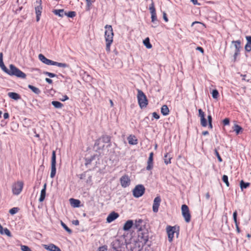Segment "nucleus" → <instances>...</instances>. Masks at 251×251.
Listing matches in <instances>:
<instances>
[{
	"instance_id": "obj_1",
	"label": "nucleus",
	"mask_w": 251,
	"mask_h": 251,
	"mask_svg": "<svg viewBox=\"0 0 251 251\" xmlns=\"http://www.w3.org/2000/svg\"><path fill=\"white\" fill-rule=\"evenodd\" d=\"M0 67L4 72L10 76H16L23 79L26 78V74L14 65L10 64L9 65L10 70L6 67L3 61V53L2 52H0Z\"/></svg>"
},
{
	"instance_id": "obj_2",
	"label": "nucleus",
	"mask_w": 251,
	"mask_h": 251,
	"mask_svg": "<svg viewBox=\"0 0 251 251\" xmlns=\"http://www.w3.org/2000/svg\"><path fill=\"white\" fill-rule=\"evenodd\" d=\"M137 100L141 108H146L148 104V100L143 92L138 89L137 93Z\"/></svg>"
},
{
	"instance_id": "obj_3",
	"label": "nucleus",
	"mask_w": 251,
	"mask_h": 251,
	"mask_svg": "<svg viewBox=\"0 0 251 251\" xmlns=\"http://www.w3.org/2000/svg\"><path fill=\"white\" fill-rule=\"evenodd\" d=\"M179 227L176 226H168L166 227V231L167 233L168 240L171 243L173 241L175 233L176 234L177 237L179 234Z\"/></svg>"
},
{
	"instance_id": "obj_4",
	"label": "nucleus",
	"mask_w": 251,
	"mask_h": 251,
	"mask_svg": "<svg viewBox=\"0 0 251 251\" xmlns=\"http://www.w3.org/2000/svg\"><path fill=\"white\" fill-rule=\"evenodd\" d=\"M105 31L104 37L106 42H113V31L111 25H106L105 27Z\"/></svg>"
},
{
	"instance_id": "obj_5",
	"label": "nucleus",
	"mask_w": 251,
	"mask_h": 251,
	"mask_svg": "<svg viewBox=\"0 0 251 251\" xmlns=\"http://www.w3.org/2000/svg\"><path fill=\"white\" fill-rule=\"evenodd\" d=\"M145 191L144 186L142 184H138L133 190V195L135 198H139L143 195Z\"/></svg>"
},
{
	"instance_id": "obj_6",
	"label": "nucleus",
	"mask_w": 251,
	"mask_h": 251,
	"mask_svg": "<svg viewBox=\"0 0 251 251\" xmlns=\"http://www.w3.org/2000/svg\"><path fill=\"white\" fill-rule=\"evenodd\" d=\"M36 6L35 7V11L36 14V21L39 22L43 10L42 1V0H36Z\"/></svg>"
},
{
	"instance_id": "obj_7",
	"label": "nucleus",
	"mask_w": 251,
	"mask_h": 251,
	"mask_svg": "<svg viewBox=\"0 0 251 251\" xmlns=\"http://www.w3.org/2000/svg\"><path fill=\"white\" fill-rule=\"evenodd\" d=\"M182 215L186 223H189L191 221V216L188 206L186 204L181 206Z\"/></svg>"
},
{
	"instance_id": "obj_8",
	"label": "nucleus",
	"mask_w": 251,
	"mask_h": 251,
	"mask_svg": "<svg viewBox=\"0 0 251 251\" xmlns=\"http://www.w3.org/2000/svg\"><path fill=\"white\" fill-rule=\"evenodd\" d=\"M56 152L55 151H53L51 159V172L50 175V176L52 178L55 176L56 174Z\"/></svg>"
},
{
	"instance_id": "obj_9",
	"label": "nucleus",
	"mask_w": 251,
	"mask_h": 251,
	"mask_svg": "<svg viewBox=\"0 0 251 251\" xmlns=\"http://www.w3.org/2000/svg\"><path fill=\"white\" fill-rule=\"evenodd\" d=\"M24 183L22 181H18L12 186V192L13 194L18 195L22 192Z\"/></svg>"
},
{
	"instance_id": "obj_10",
	"label": "nucleus",
	"mask_w": 251,
	"mask_h": 251,
	"mask_svg": "<svg viewBox=\"0 0 251 251\" xmlns=\"http://www.w3.org/2000/svg\"><path fill=\"white\" fill-rule=\"evenodd\" d=\"M149 10L151 14V22H152L154 24H156V22H157L158 20L155 8L154 7V3L153 1L150 5Z\"/></svg>"
},
{
	"instance_id": "obj_11",
	"label": "nucleus",
	"mask_w": 251,
	"mask_h": 251,
	"mask_svg": "<svg viewBox=\"0 0 251 251\" xmlns=\"http://www.w3.org/2000/svg\"><path fill=\"white\" fill-rule=\"evenodd\" d=\"M120 182L122 186L126 188L130 185V179L127 175H125L120 178Z\"/></svg>"
},
{
	"instance_id": "obj_12",
	"label": "nucleus",
	"mask_w": 251,
	"mask_h": 251,
	"mask_svg": "<svg viewBox=\"0 0 251 251\" xmlns=\"http://www.w3.org/2000/svg\"><path fill=\"white\" fill-rule=\"evenodd\" d=\"M161 199L160 196H157L153 201L152 210L153 212L156 213L158 211V208L160 204Z\"/></svg>"
},
{
	"instance_id": "obj_13",
	"label": "nucleus",
	"mask_w": 251,
	"mask_h": 251,
	"mask_svg": "<svg viewBox=\"0 0 251 251\" xmlns=\"http://www.w3.org/2000/svg\"><path fill=\"white\" fill-rule=\"evenodd\" d=\"M199 117L201 119V125L203 127H206L207 126V122L206 119L205 118V113L201 109H199Z\"/></svg>"
},
{
	"instance_id": "obj_14",
	"label": "nucleus",
	"mask_w": 251,
	"mask_h": 251,
	"mask_svg": "<svg viewBox=\"0 0 251 251\" xmlns=\"http://www.w3.org/2000/svg\"><path fill=\"white\" fill-rule=\"evenodd\" d=\"M153 152H151L150 153L149 157L148 158V160L147 162V166L146 167L147 170L150 171L152 169L153 167Z\"/></svg>"
},
{
	"instance_id": "obj_15",
	"label": "nucleus",
	"mask_w": 251,
	"mask_h": 251,
	"mask_svg": "<svg viewBox=\"0 0 251 251\" xmlns=\"http://www.w3.org/2000/svg\"><path fill=\"white\" fill-rule=\"evenodd\" d=\"M119 216V215L118 213L113 211L108 215L106 218V221L108 223H111L118 218Z\"/></svg>"
},
{
	"instance_id": "obj_16",
	"label": "nucleus",
	"mask_w": 251,
	"mask_h": 251,
	"mask_svg": "<svg viewBox=\"0 0 251 251\" xmlns=\"http://www.w3.org/2000/svg\"><path fill=\"white\" fill-rule=\"evenodd\" d=\"M39 59L43 63L48 65H52L53 61L50 59L47 58L43 54H39L38 55Z\"/></svg>"
},
{
	"instance_id": "obj_17",
	"label": "nucleus",
	"mask_w": 251,
	"mask_h": 251,
	"mask_svg": "<svg viewBox=\"0 0 251 251\" xmlns=\"http://www.w3.org/2000/svg\"><path fill=\"white\" fill-rule=\"evenodd\" d=\"M246 39L247 43L245 46V50L246 52H249L251 51V36H246Z\"/></svg>"
},
{
	"instance_id": "obj_18",
	"label": "nucleus",
	"mask_w": 251,
	"mask_h": 251,
	"mask_svg": "<svg viewBox=\"0 0 251 251\" xmlns=\"http://www.w3.org/2000/svg\"><path fill=\"white\" fill-rule=\"evenodd\" d=\"M231 44L233 45L234 48H235V50L234 51H238L240 52L241 50V42L240 40H236V41H232L231 42Z\"/></svg>"
},
{
	"instance_id": "obj_19",
	"label": "nucleus",
	"mask_w": 251,
	"mask_h": 251,
	"mask_svg": "<svg viewBox=\"0 0 251 251\" xmlns=\"http://www.w3.org/2000/svg\"><path fill=\"white\" fill-rule=\"evenodd\" d=\"M45 248L50 251H61L60 249L53 244L45 245Z\"/></svg>"
},
{
	"instance_id": "obj_20",
	"label": "nucleus",
	"mask_w": 251,
	"mask_h": 251,
	"mask_svg": "<svg viewBox=\"0 0 251 251\" xmlns=\"http://www.w3.org/2000/svg\"><path fill=\"white\" fill-rule=\"evenodd\" d=\"M101 141L104 143H108L107 147L111 146V137L108 135H103L100 138Z\"/></svg>"
},
{
	"instance_id": "obj_21",
	"label": "nucleus",
	"mask_w": 251,
	"mask_h": 251,
	"mask_svg": "<svg viewBox=\"0 0 251 251\" xmlns=\"http://www.w3.org/2000/svg\"><path fill=\"white\" fill-rule=\"evenodd\" d=\"M134 225L133 222L131 220L127 221L123 226V229L125 231H128Z\"/></svg>"
},
{
	"instance_id": "obj_22",
	"label": "nucleus",
	"mask_w": 251,
	"mask_h": 251,
	"mask_svg": "<svg viewBox=\"0 0 251 251\" xmlns=\"http://www.w3.org/2000/svg\"><path fill=\"white\" fill-rule=\"evenodd\" d=\"M127 140L130 145H135L138 144V140L134 135H129L127 137Z\"/></svg>"
},
{
	"instance_id": "obj_23",
	"label": "nucleus",
	"mask_w": 251,
	"mask_h": 251,
	"mask_svg": "<svg viewBox=\"0 0 251 251\" xmlns=\"http://www.w3.org/2000/svg\"><path fill=\"white\" fill-rule=\"evenodd\" d=\"M46 187H47V184L45 183L44 185L43 188L42 189V190L41 191L40 197L39 199V201L40 202L43 201L45 199L46 194Z\"/></svg>"
},
{
	"instance_id": "obj_24",
	"label": "nucleus",
	"mask_w": 251,
	"mask_h": 251,
	"mask_svg": "<svg viewBox=\"0 0 251 251\" xmlns=\"http://www.w3.org/2000/svg\"><path fill=\"white\" fill-rule=\"evenodd\" d=\"M52 12L56 15L58 16L61 18L65 16L66 12L63 9H54L52 10Z\"/></svg>"
},
{
	"instance_id": "obj_25",
	"label": "nucleus",
	"mask_w": 251,
	"mask_h": 251,
	"mask_svg": "<svg viewBox=\"0 0 251 251\" xmlns=\"http://www.w3.org/2000/svg\"><path fill=\"white\" fill-rule=\"evenodd\" d=\"M0 233L1 234H5L9 237H11L12 236L10 230L7 228H3L0 224Z\"/></svg>"
},
{
	"instance_id": "obj_26",
	"label": "nucleus",
	"mask_w": 251,
	"mask_h": 251,
	"mask_svg": "<svg viewBox=\"0 0 251 251\" xmlns=\"http://www.w3.org/2000/svg\"><path fill=\"white\" fill-rule=\"evenodd\" d=\"M71 205L74 207H78L80 206V201L78 200L71 198L70 199Z\"/></svg>"
},
{
	"instance_id": "obj_27",
	"label": "nucleus",
	"mask_w": 251,
	"mask_h": 251,
	"mask_svg": "<svg viewBox=\"0 0 251 251\" xmlns=\"http://www.w3.org/2000/svg\"><path fill=\"white\" fill-rule=\"evenodd\" d=\"M8 96L11 99H13L14 100H18L21 99L20 95L15 92H9L8 93Z\"/></svg>"
},
{
	"instance_id": "obj_28",
	"label": "nucleus",
	"mask_w": 251,
	"mask_h": 251,
	"mask_svg": "<svg viewBox=\"0 0 251 251\" xmlns=\"http://www.w3.org/2000/svg\"><path fill=\"white\" fill-rule=\"evenodd\" d=\"M169 109L167 105H163L161 108V113L163 116H167L169 114Z\"/></svg>"
},
{
	"instance_id": "obj_29",
	"label": "nucleus",
	"mask_w": 251,
	"mask_h": 251,
	"mask_svg": "<svg viewBox=\"0 0 251 251\" xmlns=\"http://www.w3.org/2000/svg\"><path fill=\"white\" fill-rule=\"evenodd\" d=\"M28 88L35 94L39 95L41 93V90L38 88L32 85L29 84L28 85Z\"/></svg>"
},
{
	"instance_id": "obj_30",
	"label": "nucleus",
	"mask_w": 251,
	"mask_h": 251,
	"mask_svg": "<svg viewBox=\"0 0 251 251\" xmlns=\"http://www.w3.org/2000/svg\"><path fill=\"white\" fill-rule=\"evenodd\" d=\"M100 142H101V140L100 138L96 140L95 141V146L98 147V148H97L98 150H102L104 149V145L101 146Z\"/></svg>"
},
{
	"instance_id": "obj_31",
	"label": "nucleus",
	"mask_w": 251,
	"mask_h": 251,
	"mask_svg": "<svg viewBox=\"0 0 251 251\" xmlns=\"http://www.w3.org/2000/svg\"><path fill=\"white\" fill-rule=\"evenodd\" d=\"M52 65L56 66L59 67L66 68L69 66V65L64 63H59L55 61H53Z\"/></svg>"
},
{
	"instance_id": "obj_32",
	"label": "nucleus",
	"mask_w": 251,
	"mask_h": 251,
	"mask_svg": "<svg viewBox=\"0 0 251 251\" xmlns=\"http://www.w3.org/2000/svg\"><path fill=\"white\" fill-rule=\"evenodd\" d=\"M51 104L56 108H61L63 106V104L58 101H52Z\"/></svg>"
},
{
	"instance_id": "obj_33",
	"label": "nucleus",
	"mask_w": 251,
	"mask_h": 251,
	"mask_svg": "<svg viewBox=\"0 0 251 251\" xmlns=\"http://www.w3.org/2000/svg\"><path fill=\"white\" fill-rule=\"evenodd\" d=\"M144 45L146 46L147 49H151L152 48V45L150 43V39L149 37L146 38L143 41Z\"/></svg>"
},
{
	"instance_id": "obj_34",
	"label": "nucleus",
	"mask_w": 251,
	"mask_h": 251,
	"mask_svg": "<svg viewBox=\"0 0 251 251\" xmlns=\"http://www.w3.org/2000/svg\"><path fill=\"white\" fill-rule=\"evenodd\" d=\"M240 185L241 190H243L244 189L248 188L250 185V183L246 182L244 181L243 180H242L240 181Z\"/></svg>"
},
{
	"instance_id": "obj_35",
	"label": "nucleus",
	"mask_w": 251,
	"mask_h": 251,
	"mask_svg": "<svg viewBox=\"0 0 251 251\" xmlns=\"http://www.w3.org/2000/svg\"><path fill=\"white\" fill-rule=\"evenodd\" d=\"M164 162L166 164H170L171 163V160L172 157H171L170 155L168 153H166L164 155Z\"/></svg>"
},
{
	"instance_id": "obj_36",
	"label": "nucleus",
	"mask_w": 251,
	"mask_h": 251,
	"mask_svg": "<svg viewBox=\"0 0 251 251\" xmlns=\"http://www.w3.org/2000/svg\"><path fill=\"white\" fill-rule=\"evenodd\" d=\"M234 131H235L237 135L239 134L240 132H242L243 128L242 127L238 125H235Z\"/></svg>"
},
{
	"instance_id": "obj_37",
	"label": "nucleus",
	"mask_w": 251,
	"mask_h": 251,
	"mask_svg": "<svg viewBox=\"0 0 251 251\" xmlns=\"http://www.w3.org/2000/svg\"><path fill=\"white\" fill-rule=\"evenodd\" d=\"M142 223V220L141 219L136 220L135 223L134 224V227L135 228L138 229L139 230H141V226H140V224Z\"/></svg>"
},
{
	"instance_id": "obj_38",
	"label": "nucleus",
	"mask_w": 251,
	"mask_h": 251,
	"mask_svg": "<svg viewBox=\"0 0 251 251\" xmlns=\"http://www.w3.org/2000/svg\"><path fill=\"white\" fill-rule=\"evenodd\" d=\"M140 234H142V235H139V236H141V238L143 239V240L145 242V243H146L148 240H149V235L148 232H144V233H141Z\"/></svg>"
},
{
	"instance_id": "obj_39",
	"label": "nucleus",
	"mask_w": 251,
	"mask_h": 251,
	"mask_svg": "<svg viewBox=\"0 0 251 251\" xmlns=\"http://www.w3.org/2000/svg\"><path fill=\"white\" fill-rule=\"evenodd\" d=\"M233 219L235 224L236 227L239 226V222L237 221V212L235 210L233 213Z\"/></svg>"
},
{
	"instance_id": "obj_40",
	"label": "nucleus",
	"mask_w": 251,
	"mask_h": 251,
	"mask_svg": "<svg viewBox=\"0 0 251 251\" xmlns=\"http://www.w3.org/2000/svg\"><path fill=\"white\" fill-rule=\"evenodd\" d=\"M61 225L63 227V228L68 232L69 234H71L72 233V230L69 228L67 225L63 223L62 221H61Z\"/></svg>"
},
{
	"instance_id": "obj_41",
	"label": "nucleus",
	"mask_w": 251,
	"mask_h": 251,
	"mask_svg": "<svg viewBox=\"0 0 251 251\" xmlns=\"http://www.w3.org/2000/svg\"><path fill=\"white\" fill-rule=\"evenodd\" d=\"M76 15V13L75 11H69L68 12H66L65 16H67V17L69 18H74L75 17Z\"/></svg>"
},
{
	"instance_id": "obj_42",
	"label": "nucleus",
	"mask_w": 251,
	"mask_h": 251,
	"mask_svg": "<svg viewBox=\"0 0 251 251\" xmlns=\"http://www.w3.org/2000/svg\"><path fill=\"white\" fill-rule=\"evenodd\" d=\"M211 94L213 98L215 99H217L219 96V92L217 89L213 90L211 93Z\"/></svg>"
},
{
	"instance_id": "obj_43",
	"label": "nucleus",
	"mask_w": 251,
	"mask_h": 251,
	"mask_svg": "<svg viewBox=\"0 0 251 251\" xmlns=\"http://www.w3.org/2000/svg\"><path fill=\"white\" fill-rule=\"evenodd\" d=\"M208 122V127L210 129L213 128L212 122V117L211 114H209L207 116Z\"/></svg>"
},
{
	"instance_id": "obj_44",
	"label": "nucleus",
	"mask_w": 251,
	"mask_h": 251,
	"mask_svg": "<svg viewBox=\"0 0 251 251\" xmlns=\"http://www.w3.org/2000/svg\"><path fill=\"white\" fill-rule=\"evenodd\" d=\"M94 159V156H91L90 158H86L85 159V165L86 166H87L88 165L90 164L92 161Z\"/></svg>"
},
{
	"instance_id": "obj_45",
	"label": "nucleus",
	"mask_w": 251,
	"mask_h": 251,
	"mask_svg": "<svg viewBox=\"0 0 251 251\" xmlns=\"http://www.w3.org/2000/svg\"><path fill=\"white\" fill-rule=\"evenodd\" d=\"M222 180L226 183L227 187L229 186L227 176L224 175L222 177Z\"/></svg>"
},
{
	"instance_id": "obj_46",
	"label": "nucleus",
	"mask_w": 251,
	"mask_h": 251,
	"mask_svg": "<svg viewBox=\"0 0 251 251\" xmlns=\"http://www.w3.org/2000/svg\"><path fill=\"white\" fill-rule=\"evenodd\" d=\"M43 74L45 75H47V76L50 77H57V75L55 74H53V73H50V72H46V71H45L43 72Z\"/></svg>"
},
{
	"instance_id": "obj_47",
	"label": "nucleus",
	"mask_w": 251,
	"mask_h": 251,
	"mask_svg": "<svg viewBox=\"0 0 251 251\" xmlns=\"http://www.w3.org/2000/svg\"><path fill=\"white\" fill-rule=\"evenodd\" d=\"M214 153H215V155L217 156V158H218V161L220 162H221L223 161V159L222 158H221L219 152L218 151L216 150V149H215L214 150Z\"/></svg>"
},
{
	"instance_id": "obj_48",
	"label": "nucleus",
	"mask_w": 251,
	"mask_h": 251,
	"mask_svg": "<svg viewBox=\"0 0 251 251\" xmlns=\"http://www.w3.org/2000/svg\"><path fill=\"white\" fill-rule=\"evenodd\" d=\"M21 249L22 251H32L29 247L25 245H21Z\"/></svg>"
},
{
	"instance_id": "obj_49",
	"label": "nucleus",
	"mask_w": 251,
	"mask_h": 251,
	"mask_svg": "<svg viewBox=\"0 0 251 251\" xmlns=\"http://www.w3.org/2000/svg\"><path fill=\"white\" fill-rule=\"evenodd\" d=\"M19 208L18 207H13L10 209L9 213L11 215H14L18 212Z\"/></svg>"
},
{
	"instance_id": "obj_50",
	"label": "nucleus",
	"mask_w": 251,
	"mask_h": 251,
	"mask_svg": "<svg viewBox=\"0 0 251 251\" xmlns=\"http://www.w3.org/2000/svg\"><path fill=\"white\" fill-rule=\"evenodd\" d=\"M113 42H106V50L107 52L110 51V46Z\"/></svg>"
},
{
	"instance_id": "obj_51",
	"label": "nucleus",
	"mask_w": 251,
	"mask_h": 251,
	"mask_svg": "<svg viewBox=\"0 0 251 251\" xmlns=\"http://www.w3.org/2000/svg\"><path fill=\"white\" fill-rule=\"evenodd\" d=\"M240 54V52L238 51H234V53L233 54V61L234 62L236 61L237 57L238 56H239Z\"/></svg>"
},
{
	"instance_id": "obj_52",
	"label": "nucleus",
	"mask_w": 251,
	"mask_h": 251,
	"mask_svg": "<svg viewBox=\"0 0 251 251\" xmlns=\"http://www.w3.org/2000/svg\"><path fill=\"white\" fill-rule=\"evenodd\" d=\"M107 250V247L106 246H102L100 247L98 249V251H106Z\"/></svg>"
},
{
	"instance_id": "obj_53",
	"label": "nucleus",
	"mask_w": 251,
	"mask_h": 251,
	"mask_svg": "<svg viewBox=\"0 0 251 251\" xmlns=\"http://www.w3.org/2000/svg\"><path fill=\"white\" fill-rule=\"evenodd\" d=\"M223 124L225 126L228 125L229 124V120L228 118H225L223 121Z\"/></svg>"
},
{
	"instance_id": "obj_54",
	"label": "nucleus",
	"mask_w": 251,
	"mask_h": 251,
	"mask_svg": "<svg viewBox=\"0 0 251 251\" xmlns=\"http://www.w3.org/2000/svg\"><path fill=\"white\" fill-rule=\"evenodd\" d=\"M152 116L155 119H159L160 118L159 115L155 112L152 113Z\"/></svg>"
},
{
	"instance_id": "obj_55",
	"label": "nucleus",
	"mask_w": 251,
	"mask_h": 251,
	"mask_svg": "<svg viewBox=\"0 0 251 251\" xmlns=\"http://www.w3.org/2000/svg\"><path fill=\"white\" fill-rule=\"evenodd\" d=\"M163 18L164 20L166 22H168V19L167 16V14L165 12H164L163 13Z\"/></svg>"
},
{
	"instance_id": "obj_56",
	"label": "nucleus",
	"mask_w": 251,
	"mask_h": 251,
	"mask_svg": "<svg viewBox=\"0 0 251 251\" xmlns=\"http://www.w3.org/2000/svg\"><path fill=\"white\" fill-rule=\"evenodd\" d=\"M196 50L200 51L202 53H204V50L201 47H197V48H196Z\"/></svg>"
},
{
	"instance_id": "obj_57",
	"label": "nucleus",
	"mask_w": 251,
	"mask_h": 251,
	"mask_svg": "<svg viewBox=\"0 0 251 251\" xmlns=\"http://www.w3.org/2000/svg\"><path fill=\"white\" fill-rule=\"evenodd\" d=\"M73 224L75 226H78L79 224V222L78 220H74L72 221Z\"/></svg>"
},
{
	"instance_id": "obj_58",
	"label": "nucleus",
	"mask_w": 251,
	"mask_h": 251,
	"mask_svg": "<svg viewBox=\"0 0 251 251\" xmlns=\"http://www.w3.org/2000/svg\"><path fill=\"white\" fill-rule=\"evenodd\" d=\"M86 1L87 2V6L90 7L92 5V1L91 0H86Z\"/></svg>"
},
{
	"instance_id": "obj_59",
	"label": "nucleus",
	"mask_w": 251,
	"mask_h": 251,
	"mask_svg": "<svg viewBox=\"0 0 251 251\" xmlns=\"http://www.w3.org/2000/svg\"><path fill=\"white\" fill-rule=\"evenodd\" d=\"M45 80L47 82H48L49 84H52V80L49 78H46Z\"/></svg>"
},
{
	"instance_id": "obj_60",
	"label": "nucleus",
	"mask_w": 251,
	"mask_h": 251,
	"mask_svg": "<svg viewBox=\"0 0 251 251\" xmlns=\"http://www.w3.org/2000/svg\"><path fill=\"white\" fill-rule=\"evenodd\" d=\"M69 99V97L67 95L63 96L62 99L61 100L62 101H64Z\"/></svg>"
},
{
	"instance_id": "obj_61",
	"label": "nucleus",
	"mask_w": 251,
	"mask_h": 251,
	"mask_svg": "<svg viewBox=\"0 0 251 251\" xmlns=\"http://www.w3.org/2000/svg\"><path fill=\"white\" fill-rule=\"evenodd\" d=\"M9 117V114L7 112L4 113L3 114L4 119H8Z\"/></svg>"
},
{
	"instance_id": "obj_62",
	"label": "nucleus",
	"mask_w": 251,
	"mask_h": 251,
	"mask_svg": "<svg viewBox=\"0 0 251 251\" xmlns=\"http://www.w3.org/2000/svg\"><path fill=\"white\" fill-rule=\"evenodd\" d=\"M205 198L207 200H209V198H210V194H209V192H207L206 194H205Z\"/></svg>"
},
{
	"instance_id": "obj_63",
	"label": "nucleus",
	"mask_w": 251,
	"mask_h": 251,
	"mask_svg": "<svg viewBox=\"0 0 251 251\" xmlns=\"http://www.w3.org/2000/svg\"><path fill=\"white\" fill-rule=\"evenodd\" d=\"M65 78H66V81H65L66 82H69V83L71 82V80L70 77H66Z\"/></svg>"
},
{
	"instance_id": "obj_64",
	"label": "nucleus",
	"mask_w": 251,
	"mask_h": 251,
	"mask_svg": "<svg viewBox=\"0 0 251 251\" xmlns=\"http://www.w3.org/2000/svg\"><path fill=\"white\" fill-rule=\"evenodd\" d=\"M236 231H237V232L238 233H240L241 230H240V228H239V226H237L236 227Z\"/></svg>"
}]
</instances>
